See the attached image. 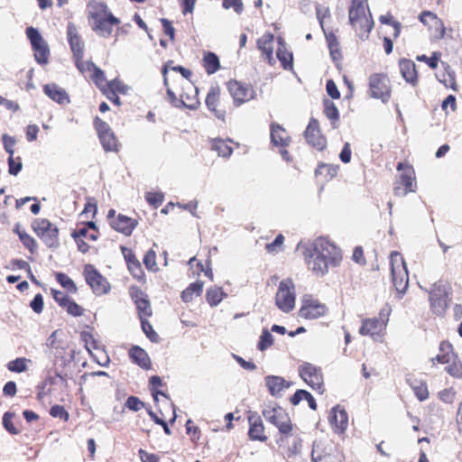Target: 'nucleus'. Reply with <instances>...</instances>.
Instances as JSON below:
<instances>
[{
	"mask_svg": "<svg viewBox=\"0 0 462 462\" xmlns=\"http://www.w3.org/2000/svg\"><path fill=\"white\" fill-rule=\"evenodd\" d=\"M131 359L144 369L150 368L151 363L147 353L139 346H134L130 350Z\"/></svg>",
	"mask_w": 462,
	"mask_h": 462,
	"instance_id": "28",
	"label": "nucleus"
},
{
	"mask_svg": "<svg viewBox=\"0 0 462 462\" xmlns=\"http://www.w3.org/2000/svg\"><path fill=\"white\" fill-rule=\"evenodd\" d=\"M273 338L272 334L268 330L265 329L263 331V333L260 337V340L258 343V348L261 351H263L273 344Z\"/></svg>",
	"mask_w": 462,
	"mask_h": 462,
	"instance_id": "51",
	"label": "nucleus"
},
{
	"mask_svg": "<svg viewBox=\"0 0 462 462\" xmlns=\"http://www.w3.org/2000/svg\"><path fill=\"white\" fill-rule=\"evenodd\" d=\"M227 89L233 98L234 105L236 106L254 99L255 97V90L252 86L237 80H230L227 83Z\"/></svg>",
	"mask_w": 462,
	"mask_h": 462,
	"instance_id": "13",
	"label": "nucleus"
},
{
	"mask_svg": "<svg viewBox=\"0 0 462 462\" xmlns=\"http://www.w3.org/2000/svg\"><path fill=\"white\" fill-rule=\"evenodd\" d=\"M222 5L225 9L233 8L237 14H242L244 11V4L242 0H223Z\"/></svg>",
	"mask_w": 462,
	"mask_h": 462,
	"instance_id": "52",
	"label": "nucleus"
},
{
	"mask_svg": "<svg viewBox=\"0 0 462 462\" xmlns=\"http://www.w3.org/2000/svg\"><path fill=\"white\" fill-rule=\"evenodd\" d=\"M167 96L171 100V104L176 107L185 106L189 109H196L199 106V101L195 99H193L191 103H187L184 100L183 95L180 97V99H178L173 91L169 88H167Z\"/></svg>",
	"mask_w": 462,
	"mask_h": 462,
	"instance_id": "36",
	"label": "nucleus"
},
{
	"mask_svg": "<svg viewBox=\"0 0 462 462\" xmlns=\"http://www.w3.org/2000/svg\"><path fill=\"white\" fill-rule=\"evenodd\" d=\"M89 23L92 30L101 37H108L112 33L113 26L120 23L103 3H95L89 7Z\"/></svg>",
	"mask_w": 462,
	"mask_h": 462,
	"instance_id": "2",
	"label": "nucleus"
},
{
	"mask_svg": "<svg viewBox=\"0 0 462 462\" xmlns=\"http://www.w3.org/2000/svg\"><path fill=\"white\" fill-rule=\"evenodd\" d=\"M44 93L53 101L59 104L69 102V97L66 91L56 84H47L44 86Z\"/></svg>",
	"mask_w": 462,
	"mask_h": 462,
	"instance_id": "26",
	"label": "nucleus"
},
{
	"mask_svg": "<svg viewBox=\"0 0 462 462\" xmlns=\"http://www.w3.org/2000/svg\"><path fill=\"white\" fill-rule=\"evenodd\" d=\"M123 254L124 256L128 263L129 270L137 276V273H135V271H138L141 273L140 263L135 259L134 255L132 254V252L126 248H123Z\"/></svg>",
	"mask_w": 462,
	"mask_h": 462,
	"instance_id": "42",
	"label": "nucleus"
},
{
	"mask_svg": "<svg viewBox=\"0 0 462 462\" xmlns=\"http://www.w3.org/2000/svg\"><path fill=\"white\" fill-rule=\"evenodd\" d=\"M305 138L310 145L318 150L326 146V139L321 134L318 120L311 118L305 131Z\"/></svg>",
	"mask_w": 462,
	"mask_h": 462,
	"instance_id": "18",
	"label": "nucleus"
},
{
	"mask_svg": "<svg viewBox=\"0 0 462 462\" xmlns=\"http://www.w3.org/2000/svg\"><path fill=\"white\" fill-rule=\"evenodd\" d=\"M202 282H195L191 283L186 290L181 293V299L184 302H190L194 296H199L203 289Z\"/></svg>",
	"mask_w": 462,
	"mask_h": 462,
	"instance_id": "32",
	"label": "nucleus"
},
{
	"mask_svg": "<svg viewBox=\"0 0 462 462\" xmlns=\"http://www.w3.org/2000/svg\"><path fill=\"white\" fill-rule=\"evenodd\" d=\"M326 89L328 95L333 99H337L340 97V93L337 89L336 83L333 80L329 79L327 81Z\"/></svg>",
	"mask_w": 462,
	"mask_h": 462,
	"instance_id": "61",
	"label": "nucleus"
},
{
	"mask_svg": "<svg viewBox=\"0 0 462 462\" xmlns=\"http://www.w3.org/2000/svg\"><path fill=\"white\" fill-rule=\"evenodd\" d=\"M13 414L10 412H5L3 416V425L7 431H9L12 434H17L18 430L14 426L12 422Z\"/></svg>",
	"mask_w": 462,
	"mask_h": 462,
	"instance_id": "59",
	"label": "nucleus"
},
{
	"mask_svg": "<svg viewBox=\"0 0 462 462\" xmlns=\"http://www.w3.org/2000/svg\"><path fill=\"white\" fill-rule=\"evenodd\" d=\"M206 297L210 306H217L226 297V293L220 287H212L207 291Z\"/></svg>",
	"mask_w": 462,
	"mask_h": 462,
	"instance_id": "38",
	"label": "nucleus"
},
{
	"mask_svg": "<svg viewBox=\"0 0 462 462\" xmlns=\"http://www.w3.org/2000/svg\"><path fill=\"white\" fill-rule=\"evenodd\" d=\"M391 272L393 282L396 291L402 295L409 284L408 270L406 263L398 252H392L390 255Z\"/></svg>",
	"mask_w": 462,
	"mask_h": 462,
	"instance_id": "5",
	"label": "nucleus"
},
{
	"mask_svg": "<svg viewBox=\"0 0 462 462\" xmlns=\"http://www.w3.org/2000/svg\"><path fill=\"white\" fill-rule=\"evenodd\" d=\"M392 312V308L390 305L386 304L384 307H383L379 312V317L377 318L378 320L381 321V323L387 327L389 322V317Z\"/></svg>",
	"mask_w": 462,
	"mask_h": 462,
	"instance_id": "60",
	"label": "nucleus"
},
{
	"mask_svg": "<svg viewBox=\"0 0 462 462\" xmlns=\"http://www.w3.org/2000/svg\"><path fill=\"white\" fill-rule=\"evenodd\" d=\"M94 125L97 133L98 138L112 131L108 124L101 120L97 116L94 120Z\"/></svg>",
	"mask_w": 462,
	"mask_h": 462,
	"instance_id": "50",
	"label": "nucleus"
},
{
	"mask_svg": "<svg viewBox=\"0 0 462 462\" xmlns=\"http://www.w3.org/2000/svg\"><path fill=\"white\" fill-rule=\"evenodd\" d=\"M349 22L361 40H365L374 27V21L363 0H352L348 12Z\"/></svg>",
	"mask_w": 462,
	"mask_h": 462,
	"instance_id": "3",
	"label": "nucleus"
},
{
	"mask_svg": "<svg viewBox=\"0 0 462 462\" xmlns=\"http://www.w3.org/2000/svg\"><path fill=\"white\" fill-rule=\"evenodd\" d=\"M135 305L140 319H146L152 315V311L148 298L137 302Z\"/></svg>",
	"mask_w": 462,
	"mask_h": 462,
	"instance_id": "45",
	"label": "nucleus"
},
{
	"mask_svg": "<svg viewBox=\"0 0 462 462\" xmlns=\"http://www.w3.org/2000/svg\"><path fill=\"white\" fill-rule=\"evenodd\" d=\"M390 79L383 73H374L369 77V95L373 98L387 103L391 97Z\"/></svg>",
	"mask_w": 462,
	"mask_h": 462,
	"instance_id": "9",
	"label": "nucleus"
},
{
	"mask_svg": "<svg viewBox=\"0 0 462 462\" xmlns=\"http://www.w3.org/2000/svg\"><path fill=\"white\" fill-rule=\"evenodd\" d=\"M328 311L325 304L311 297H304L299 310L300 317L306 319H316L324 316Z\"/></svg>",
	"mask_w": 462,
	"mask_h": 462,
	"instance_id": "16",
	"label": "nucleus"
},
{
	"mask_svg": "<svg viewBox=\"0 0 462 462\" xmlns=\"http://www.w3.org/2000/svg\"><path fill=\"white\" fill-rule=\"evenodd\" d=\"M324 113L326 116L331 121V125L334 129L337 128V121L339 118V112L336 105L328 100H324Z\"/></svg>",
	"mask_w": 462,
	"mask_h": 462,
	"instance_id": "31",
	"label": "nucleus"
},
{
	"mask_svg": "<svg viewBox=\"0 0 462 462\" xmlns=\"http://www.w3.org/2000/svg\"><path fill=\"white\" fill-rule=\"evenodd\" d=\"M144 406V403L141 402L137 397L130 396L125 402V407L134 411H140Z\"/></svg>",
	"mask_w": 462,
	"mask_h": 462,
	"instance_id": "55",
	"label": "nucleus"
},
{
	"mask_svg": "<svg viewBox=\"0 0 462 462\" xmlns=\"http://www.w3.org/2000/svg\"><path fill=\"white\" fill-rule=\"evenodd\" d=\"M271 140L276 146L285 147L290 143V136L286 130L278 124L271 125Z\"/></svg>",
	"mask_w": 462,
	"mask_h": 462,
	"instance_id": "23",
	"label": "nucleus"
},
{
	"mask_svg": "<svg viewBox=\"0 0 462 462\" xmlns=\"http://www.w3.org/2000/svg\"><path fill=\"white\" fill-rule=\"evenodd\" d=\"M278 42H279L280 47L278 48V50L276 51L277 58L282 62V67L285 69L291 68L292 54L285 50L284 45H283V41L282 38H279Z\"/></svg>",
	"mask_w": 462,
	"mask_h": 462,
	"instance_id": "33",
	"label": "nucleus"
},
{
	"mask_svg": "<svg viewBox=\"0 0 462 462\" xmlns=\"http://www.w3.org/2000/svg\"><path fill=\"white\" fill-rule=\"evenodd\" d=\"M212 149L215 150L218 156L227 157L230 156L233 149L227 144L226 141L216 139L212 143Z\"/></svg>",
	"mask_w": 462,
	"mask_h": 462,
	"instance_id": "39",
	"label": "nucleus"
},
{
	"mask_svg": "<svg viewBox=\"0 0 462 462\" xmlns=\"http://www.w3.org/2000/svg\"><path fill=\"white\" fill-rule=\"evenodd\" d=\"M50 414L54 418L63 419L64 420H68L69 417L68 411L60 405L52 406L50 410Z\"/></svg>",
	"mask_w": 462,
	"mask_h": 462,
	"instance_id": "56",
	"label": "nucleus"
},
{
	"mask_svg": "<svg viewBox=\"0 0 462 462\" xmlns=\"http://www.w3.org/2000/svg\"><path fill=\"white\" fill-rule=\"evenodd\" d=\"M385 329L386 327L383 326L377 318L365 319L359 328V334L362 336H370L374 340L383 341Z\"/></svg>",
	"mask_w": 462,
	"mask_h": 462,
	"instance_id": "17",
	"label": "nucleus"
},
{
	"mask_svg": "<svg viewBox=\"0 0 462 462\" xmlns=\"http://www.w3.org/2000/svg\"><path fill=\"white\" fill-rule=\"evenodd\" d=\"M456 354L453 352L452 345L448 342L443 341L439 345V353L436 357L431 358V362L434 364L437 361L439 364H449L456 357Z\"/></svg>",
	"mask_w": 462,
	"mask_h": 462,
	"instance_id": "25",
	"label": "nucleus"
},
{
	"mask_svg": "<svg viewBox=\"0 0 462 462\" xmlns=\"http://www.w3.org/2000/svg\"><path fill=\"white\" fill-rule=\"evenodd\" d=\"M84 277L96 295H103L109 292L111 287L108 281L92 264L84 267Z\"/></svg>",
	"mask_w": 462,
	"mask_h": 462,
	"instance_id": "11",
	"label": "nucleus"
},
{
	"mask_svg": "<svg viewBox=\"0 0 462 462\" xmlns=\"http://www.w3.org/2000/svg\"><path fill=\"white\" fill-rule=\"evenodd\" d=\"M26 35L32 44L36 61L40 64H47L50 50L48 43L43 40L39 31L33 27H28Z\"/></svg>",
	"mask_w": 462,
	"mask_h": 462,
	"instance_id": "12",
	"label": "nucleus"
},
{
	"mask_svg": "<svg viewBox=\"0 0 462 462\" xmlns=\"http://www.w3.org/2000/svg\"><path fill=\"white\" fill-rule=\"evenodd\" d=\"M56 280L69 292H71V293L77 292L78 288H77L75 282L65 273H56Z\"/></svg>",
	"mask_w": 462,
	"mask_h": 462,
	"instance_id": "41",
	"label": "nucleus"
},
{
	"mask_svg": "<svg viewBox=\"0 0 462 462\" xmlns=\"http://www.w3.org/2000/svg\"><path fill=\"white\" fill-rule=\"evenodd\" d=\"M63 309L74 317H79L83 314V309L71 299L67 302Z\"/></svg>",
	"mask_w": 462,
	"mask_h": 462,
	"instance_id": "53",
	"label": "nucleus"
},
{
	"mask_svg": "<svg viewBox=\"0 0 462 462\" xmlns=\"http://www.w3.org/2000/svg\"><path fill=\"white\" fill-rule=\"evenodd\" d=\"M141 325L143 331L151 341L157 342L159 340V335L153 330L152 326L146 319H141Z\"/></svg>",
	"mask_w": 462,
	"mask_h": 462,
	"instance_id": "46",
	"label": "nucleus"
},
{
	"mask_svg": "<svg viewBox=\"0 0 462 462\" xmlns=\"http://www.w3.org/2000/svg\"><path fill=\"white\" fill-rule=\"evenodd\" d=\"M426 18H430L431 22V29L433 30V37L436 40H440L445 36L446 28L444 23L439 19L434 14L425 12L420 16V21L426 23Z\"/></svg>",
	"mask_w": 462,
	"mask_h": 462,
	"instance_id": "24",
	"label": "nucleus"
},
{
	"mask_svg": "<svg viewBox=\"0 0 462 462\" xmlns=\"http://www.w3.org/2000/svg\"><path fill=\"white\" fill-rule=\"evenodd\" d=\"M31 308L35 313H41L43 310V298L41 294H36L31 301Z\"/></svg>",
	"mask_w": 462,
	"mask_h": 462,
	"instance_id": "63",
	"label": "nucleus"
},
{
	"mask_svg": "<svg viewBox=\"0 0 462 462\" xmlns=\"http://www.w3.org/2000/svg\"><path fill=\"white\" fill-rule=\"evenodd\" d=\"M397 171H402V173L394 181L393 194L396 197H404L409 192H415L416 181L413 169L403 162H399Z\"/></svg>",
	"mask_w": 462,
	"mask_h": 462,
	"instance_id": "8",
	"label": "nucleus"
},
{
	"mask_svg": "<svg viewBox=\"0 0 462 462\" xmlns=\"http://www.w3.org/2000/svg\"><path fill=\"white\" fill-rule=\"evenodd\" d=\"M250 421V429H249V437L254 440L264 441L267 437L263 434L264 427L261 420V419L257 418L253 420L249 419Z\"/></svg>",
	"mask_w": 462,
	"mask_h": 462,
	"instance_id": "29",
	"label": "nucleus"
},
{
	"mask_svg": "<svg viewBox=\"0 0 462 462\" xmlns=\"http://www.w3.org/2000/svg\"><path fill=\"white\" fill-rule=\"evenodd\" d=\"M273 35L270 32L264 33L262 37H260L257 41L258 49L266 56L269 63H272L273 60Z\"/></svg>",
	"mask_w": 462,
	"mask_h": 462,
	"instance_id": "27",
	"label": "nucleus"
},
{
	"mask_svg": "<svg viewBox=\"0 0 462 462\" xmlns=\"http://www.w3.org/2000/svg\"><path fill=\"white\" fill-rule=\"evenodd\" d=\"M164 196L161 192H147L145 194V199L147 202L153 206L154 208H158L163 202Z\"/></svg>",
	"mask_w": 462,
	"mask_h": 462,
	"instance_id": "49",
	"label": "nucleus"
},
{
	"mask_svg": "<svg viewBox=\"0 0 462 462\" xmlns=\"http://www.w3.org/2000/svg\"><path fill=\"white\" fill-rule=\"evenodd\" d=\"M400 71L406 82L415 84L417 82V71L415 63L407 59H401L399 61Z\"/></svg>",
	"mask_w": 462,
	"mask_h": 462,
	"instance_id": "22",
	"label": "nucleus"
},
{
	"mask_svg": "<svg viewBox=\"0 0 462 462\" xmlns=\"http://www.w3.org/2000/svg\"><path fill=\"white\" fill-rule=\"evenodd\" d=\"M143 263L145 264L146 268L152 272L158 270L156 263V254L153 250H149L145 254L143 257Z\"/></svg>",
	"mask_w": 462,
	"mask_h": 462,
	"instance_id": "48",
	"label": "nucleus"
},
{
	"mask_svg": "<svg viewBox=\"0 0 462 462\" xmlns=\"http://www.w3.org/2000/svg\"><path fill=\"white\" fill-rule=\"evenodd\" d=\"M129 293L135 304L147 298V295L136 286L130 287Z\"/></svg>",
	"mask_w": 462,
	"mask_h": 462,
	"instance_id": "57",
	"label": "nucleus"
},
{
	"mask_svg": "<svg viewBox=\"0 0 462 462\" xmlns=\"http://www.w3.org/2000/svg\"><path fill=\"white\" fill-rule=\"evenodd\" d=\"M295 285L291 279H284L280 282L275 294V305L284 312L289 313L295 308Z\"/></svg>",
	"mask_w": 462,
	"mask_h": 462,
	"instance_id": "7",
	"label": "nucleus"
},
{
	"mask_svg": "<svg viewBox=\"0 0 462 462\" xmlns=\"http://www.w3.org/2000/svg\"><path fill=\"white\" fill-rule=\"evenodd\" d=\"M455 391L452 388L444 389L439 393V399L446 403L453 402L455 399Z\"/></svg>",
	"mask_w": 462,
	"mask_h": 462,
	"instance_id": "62",
	"label": "nucleus"
},
{
	"mask_svg": "<svg viewBox=\"0 0 462 462\" xmlns=\"http://www.w3.org/2000/svg\"><path fill=\"white\" fill-rule=\"evenodd\" d=\"M265 385L273 396H279L281 393L290 386V383L284 378L276 375H268L264 378Z\"/></svg>",
	"mask_w": 462,
	"mask_h": 462,
	"instance_id": "21",
	"label": "nucleus"
},
{
	"mask_svg": "<svg viewBox=\"0 0 462 462\" xmlns=\"http://www.w3.org/2000/svg\"><path fill=\"white\" fill-rule=\"evenodd\" d=\"M450 286L448 283L439 282H435L430 291V303L432 311L439 316H442L450 301Z\"/></svg>",
	"mask_w": 462,
	"mask_h": 462,
	"instance_id": "6",
	"label": "nucleus"
},
{
	"mask_svg": "<svg viewBox=\"0 0 462 462\" xmlns=\"http://www.w3.org/2000/svg\"><path fill=\"white\" fill-rule=\"evenodd\" d=\"M299 374L301 379L314 391L319 394L323 393V374L320 367L305 362L299 366Z\"/></svg>",
	"mask_w": 462,
	"mask_h": 462,
	"instance_id": "10",
	"label": "nucleus"
},
{
	"mask_svg": "<svg viewBox=\"0 0 462 462\" xmlns=\"http://www.w3.org/2000/svg\"><path fill=\"white\" fill-rule=\"evenodd\" d=\"M324 33L326 36V40L328 42L331 58L333 59V60H340L341 53H340V50H339V43L337 40V37L335 36V34L333 32L327 33L325 32Z\"/></svg>",
	"mask_w": 462,
	"mask_h": 462,
	"instance_id": "37",
	"label": "nucleus"
},
{
	"mask_svg": "<svg viewBox=\"0 0 462 462\" xmlns=\"http://www.w3.org/2000/svg\"><path fill=\"white\" fill-rule=\"evenodd\" d=\"M30 360L24 357H19L13 361L8 362L7 369L11 372L23 373L28 369L27 364Z\"/></svg>",
	"mask_w": 462,
	"mask_h": 462,
	"instance_id": "40",
	"label": "nucleus"
},
{
	"mask_svg": "<svg viewBox=\"0 0 462 462\" xmlns=\"http://www.w3.org/2000/svg\"><path fill=\"white\" fill-rule=\"evenodd\" d=\"M110 226L117 232L130 236L137 226V221L122 214L110 221Z\"/></svg>",
	"mask_w": 462,
	"mask_h": 462,
	"instance_id": "20",
	"label": "nucleus"
},
{
	"mask_svg": "<svg viewBox=\"0 0 462 462\" xmlns=\"http://www.w3.org/2000/svg\"><path fill=\"white\" fill-rule=\"evenodd\" d=\"M51 294L54 300L62 308L70 300L69 296H67L63 291H60L51 290Z\"/></svg>",
	"mask_w": 462,
	"mask_h": 462,
	"instance_id": "58",
	"label": "nucleus"
},
{
	"mask_svg": "<svg viewBox=\"0 0 462 462\" xmlns=\"http://www.w3.org/2000/svg\"><path fill=\"white\" fill-rule=\"evenodd\" d=\"M8 172L11 175L16 176L23 168L22 160L20 157L14 158V156H9L8 158Z\"/></svg>",
	"mask_w": 462,
	"mask_h": 462,
	"instance_id": "47",
	"label": "nucleus"
},
{
	"mask_svg": "<svg viewBox=\"0 0 462 462\" xmlns=\"http://www.w3.org/2000/svg\"><path fill=\"white\" fill-rule=\"evenodd\" d=\"M413 392L417 398L422 402L425 401L429 396L427 385L423 383H420L418 385H412Z\"/></svg>",
	"mask_w": 462,
	"mask_h": 462,
	"instance_id": "54",
	"label": "nucleus"
},
{
	"mask_svg": "<svg viewBox=\"0 0 462 462\" xmlns=\"http://www.w3.org/2000/svg\"><path fill=\"white\" fill-rule=\"evenodd\" d=\"M33 230L49 247L58 245V228L49 220L39 218L32 223Z\"/></svg>",
	"mask_w": 462,
	"mask_h": 462,
	"instance_id": "14",
	"label": "nucleus"
},
{
	"mask_svg": "<svg viewBox=\"0 0 462 462\" xmlns=\"http://www.w3.org/2000/svg\"><path fill=\"white\" fill-rule=\"evenodd\" d=\"M445 370L451 376L457 377V378L462 377V363L457 360V356L454 358V360H452L449 364H448Z\"/></svg>",
	"mask_w": 462,
	"mask_h": 462,
	"instance_id": "44",
	"label": "nucleus"
},
{
	"mask_svg": "<svg viewBox=\"0 0 462 462\" xmlns=\"http://www.w3.org/2000/svg\"><path fill=\"white\" fill-rule=\"evenodd\" d=\"M3 143H4V147H5V150L6 151V152L9 153V156H13L14 155V145L15 143V140L7 135V134H4L3 135Z\"/></svg>",
	"mask_w": 462,
	"mask_h": 462,
	"instance_id": "64",
	"label": "nucleus"
},
{
	"mask_svg": "<svg viewBox=\"0 0 462 462\" xmlns=\"http://www.w3.org/2000/svg\"><path fill=\"white\" fill-rule=\"evenodd\" d=\"M298 248H302L309 270L317 276H324L329 268L338 266L342 261L340 249L324 237H319L307 245L300 242Z\"/></svg>",
	"mask_w": 462,
	"mask_h": 462,
	"instance_id": "1",
	"label": "nucleus"
},
{
	"mask_svg": "<svg viewBox=\"0 0 462 462\" xmlns=\"http://www.w3.org/2000/svg\"><path fill=\"white\" fill-rule=\"evenodd\" d=\"M203 64L208 74L215 73L220 66L218 57L213 52H208L204 55Z\"/></svg>",
	"mask_w": 462,
	"mask_h": 462,
	"instance_id": "35",
	"label": "nucleus"
},
{
	"mask_svg": "<svg viewBox=\"0 0 462 462\" xmlns=\"http://www.w3.org/2000/svg\"><path fill=\"white\" fill-rule=\"evenodd\" d=\"M102 146L106 152H117L118 151V141L113 133V131L99 137Z\"/></svg>",
	"mask_w": 462,
	"mask_h": 462,
	"instance_id": "34",
	"label": "nucleus"
},
{
	"mask_svg": "<svg viewBox=\"0 0 462 462\" xmlns=\"http://www.w3.org/2000/svg\"><path fill=\"white\" fill-rule=\"evenodd\" d=\"M219 98V89L218 88H211L208 91L206 97V105L209 110L214 111L216 116L218 118H224V114L222 112L217 111V106Z\"/></svg>",
	"mask_w": 462,
	"mask_h": 462,
	"instance_id": "30",
	"label": "nucleus"
},
{
	"mask_svg": "<svg viewBox=\"0 0 462 462\" xmlns=\"http://www.w3.org/2000/svg\"><path fill=\"white\" fill-rule=\"evenodd\" d=\"M329 422L336 433L343 434L348 426V416L346 410L339 405L333 407L329 415Z\"/></svg>",
	"mask_w": 462,
	"mask_h": 462,
	"instance_id": "19",
	"label": "nucleus"
},
{
	"mask_svg": "<svg viewBox=\"0 0 462 462\" xmlns=\"http://www.w3.org/2000/svg\"><path fill=\"white\" fill-rule=\"evenodd\" d=\"M264 419L274 425L281 434L277 442L282 445L289 437L293 436V425L290 416L280 406L268 405L263 410Z\"/></svg>",
	"mask_w": 462,
	"mask_h": 462,
	"instance_id": "4",
	"label": "nucleus"
},
{
	"mask_svg": "<svg viewBox=\"0 0 462 462\" xmlns=\"http://www.w3.org/2000/svg\"><path fill=\"white\" fill-rule=\"evenodd\" d=\"M106 85L107 90L113 96H116V92H119L121 94H126L129 89V88L126 85H125L122 81L117 79L109 81Z\"/></svg>",
	"mask_w": 462,
	"mask_h": 462,
	"instance_id": "43",
	"label": "nucleus"
},
{
	"mask_svg": "<svg viewBox=\"0 0 462 462\" xmlns=\"http://www.w3.org/2000/svg\"><path fill=\"white\" fill-rule=\"evenodd\" d=\"M67 37L70 45L71 51L76 60V66L79 70H83L81 62L84 55V42L79 34L77 27L73 23H69L67 27Z\"/></svg>",
	"mask_w": 462,
	"mask_h": 462,
	"instance_id": "15",
	"label": "nucleus"
}]
</instances>
